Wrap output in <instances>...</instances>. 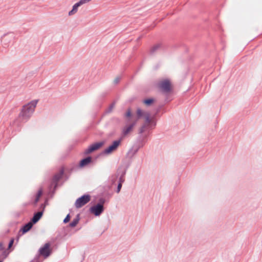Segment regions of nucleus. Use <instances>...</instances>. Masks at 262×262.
<instances>
[{"label": "nucleus", "mask_w": 262, "mask_h": 262, "mask_svg": "<svg viewBox=\"0 0 262 262\" xmlns=\"http://www.w3.org/2000/svg\"><path fill=\"white\" fill-rule=\"evenodd\" d=\"M125 116L129 118L127 120L128 124L124 127L123 130V134L125 136L132 131L133 127L139 118L143 117L145 119V124H149L151 121L149 113L147 112H144L140 108H138L137 111V116L131 115L130 110H128L126 113Z\"/></svg>", "instance_id": "obj_1"}, {"label": "nucleus", "mask_w": 262, "mask_h": 262, "mask_svg": "<svg viewBox=\"0 0 262 262\" xmlns=\"http://www.w3.org/2000/svg\"><path fill=\"white\" fill-rule=\"evenodd\" d=\"M37 102V100H34L24 105L18 115V119L21 121H27L34 113Z\"/></svg>", "instance_id": "obj_2"}, {"label": "nucleus", "mask_w": 262, "mask_h": 262, "mask_svg": "<svg viewBox=\"0 0 262 262\" xmlns=\"http://www.w3.org/2000/svg\"><path fill=\"white\" fill-rule=\"evenodd\" d=\"M52 252L51 244L50 243L45 244L38 250L40 256H43L45 258L49 257Z\"/></svg>", "instance_id": "obj_3"}, {"label": "nucleus", "mask_w": 262, "mask_h": 262, "mask_svg": "<svg viewBox=\"0 0 262 262\" xmlns=\"http://www.w3.org/2000/svg\"><path fill=\"white\" fill-rule=\"evenodd\" d=\"M158 85L161 91L166 93L170 92L172 89L171 83L168 79L161 80L158 83Z\"/></svg>", "instance_id": "obj_4"}, {"label": "nucleus", "mask_w": 262, "mask_h": 262, "mask_svg": "<svg viewBox=\"0 0 262 262\" xmlns=\"http://www.w3.org/2000/svg\"><path fill=\"white\" fill-rule=\"evenodd\" d=\"M91 200V196L88 195H83L78 198L75 203V206L77 208H79L87 204Z\"/></svg>", "instance_id": "obj_5"}, {"label": "nucleus", "mask_w": 262, "mask_h": 262, "mask_svg": "<svg viewBox=\"0 0 262 262\" xmlns=\"http://www.w3.org/2000/svg\"><path fill=\"white\" fill-rule=\"evenodd\" d=\"M120 143L119 140L115 141L113 144L111 145L108 148H106L104 152L106 154H109L116 150Z\"/></svg>", "instance_id": "obj_6"}, {"label": "nucleus", "mask_w": 262, "mask_h": 262, "mask_svg": "<svg viewBox=\"0 0 262 262\" xmlns=\"http://www.w3.org/2000/svg\"><path fill=\"white\" fill-rule=\"evenodd\" d=\"M90 210L91 212L95 215H99L103 210V207L102 204H97L96 206L92 207Z\"/></svg>", "instance_id": "obj_7"}, {"label": "nucleus", "mask_w": 262, "mask_h": 262, "mask_svg": "<svg viewBox=\"0 0 262 262\" xmlns=\"http://www.w3.org/2000/svg\"><path fill=\"white\" fill-rule=\"evenodd\" d=\"M104 144L103 142H100L95 143L92 145H91L86 150L85 152L86 154H90L95 150L98 149L100 148Z\"/></svg>", "instance_id": "obj_8"}, {"label": "nucleus", "mask_w": 262, "mask_h": 262, "mask_svg": "<svg viewBox=\"0 0 262 262\" xmlns=\"http://www.w3.org/2000/svg\"><path fill=\"white\" fill-rule=\"evenodd\" d=\"M92 161V158L90 157H87L84 159H82L79 164V166L80 167H83L88 165L90 164Z\"/></svg>", "instance_id": "obj_9"}, {"label": "nucleus", "mask_w": 262, "mask_h": 262, "mask_svg": "<svg viewBox=\"0 0 262 262\" xmlns=\"http://www.w3.org/2000/svg\"><path fill=\"white\" fill-rule=\"evenodd\" d=\"M33 224V223L32 222H30L25 225L21 229L23 234H24L29 231L32 227Z\"/></svg>", "instance_id": "obj_10"}, {"label": "nucleus", "mask_w": 262, "mask_h": 262, "mask_svg": "<svg viewBox=\"0 0 262 262\" xmlns=\"http://www.w3.org/2000/svg\"><path fill=\"white\" fill-rule=\"evenodd\" d=\"M42 215V212H38L36 214H34V216L33 217L31 222L35 224L36 222H37L39 219L41 218V217Z\"/></svg>", "instance_id": "obj_11"}, {"label": "nucleus", "mask_w": 262, "mask_h": 262, "mask_svg": "<svg viewBox=\"0 0 262 262\" xmlns=\"http://www.w3.org/2000/svg\"><path fill=\"white\" fill-rule=\"evenodd\" d=\"M80 5L77 3L74 5L72 9L69 11V15L71 16L75 14L78 11V8L80 7Z\"/></svg>", "instance_id": "obj_12"}, {"label": "nucleus", "mask_w": 262, "mask_h": 262, "mask_svg": "<svg viewBox=\"0 0 262 262\" xmlns=\"http://www.w3.org/2000/svg\"><path fill=\"white\" fill-rule=\"evenodd\" d=\"M63 173V170H60L59 173H58L57 174H56L54 176L53 180L55 182H57L60 179Z\"/></svg>", "instance_id": "obj_13"}, {"label": "nucleus", "mask_w": 262, "mask_h": 262, "mask_svg": "<svg viewBox=\"0 0 262 262\" xmlns=\"http://www.w3.org/2000/svg\"><path fill=\"white\" fill-rule=\"evenodd\" d=\"M79 222V219L77 218V219H74L70 224V227H75L78 223Z\"/></svg>", "instance_id": "obj_14"}, {"label": "nucleus", "mask_w": 262, "mask_h": 262, "mask_svg": "<svg viewBox=\"0 0 262 262\" xmlns=\"http://www.w3.org/2000/svg\"><path fill=\"white\" fill-rule=\"evenodd\" d=\"M42 192L41 190H39L38 191V192H37V193L36 194V199H35V203H37L39 201L40 196L42 195Z\"/></svg>", "instance_id": "obj_15"}, {"label": "nucleus", "mask_w": 262, "mask_h": 262, "mask_svg": "<svg viewBox=\"0 0 262 262\" xmlns=\"http://www.w3.org/2000/svg\"><path fill=\"white\" fill-rule=\"evenodd\" d=\"M153 102H154V99H148L145 100L144 101V103L145 104L148 105L151 104Z\"/></svg>", "instance_id": "obj_16"}, {"label": "nucleus", "mask_w": 262, "mask_h": 262, "mask_svg": "<svg viewBox=\"0 0 262 262\" xmlns=\"http://www.w3.org/2000/svg\"><path fill=\"white\" fill-rule=\"evenodd\" d=\"M123 180H122V178H121L120 180V183H119V184L118 185V187H117V193H119L120 191V189L122 187V183L123 182Z\"/></svg>", "instance_id": "obj_17"}, {"label": "nucleus", "mask_w": 262, "mask_h": 262, "mask_svg": "<svg viewBox=\"0 0 262 262\" xmlns=\"http://www.w3.org/2000/svg\"><path fill=\"white\" fill-rule=\"evenodd\" d=\"M70 220V215L68 214V215H67L66 218L64 219L63 222L64 223H67L69 222Z\"/></svg>", "instance_id": "obj_18"}, {"label": "nucleus", "mask_w": 262, "mask_h": 262, "mask_svg": "<svg viewBox=\"0 0 262 262\" xmlns=\"http://www.w3.org/2000/svg\"><path fill=\"white\" fill-rule=\"evenodd\" d=\"M14 239L13 238H12L10 242H9V245H8V249H10L11 248V247L12 246L13 243H14Z\"/></svg>", "instance_id": "obj_19"}, {"label": "nucleus", "mask_w": 262, "mask_h": 262, "mask_svg": "<svg viewBox=\"0 0 262 262\" xmlns=\"http://www.w3.org/2000/svg\"><path fill=\"white\" fill-rule=\"evenodd\" d=\"M159 47V45H156L155 46H154L151 50H152V52H154L157 49H158V48Z\"/></svg>", "instance_id": "obj_20"}, {"label": "nucleus", "mask_w": 262, "mask_h": 262, "mask_svg": "<svg viewBox=\"0 0 262 262\" xmlns=\"http://www.w3.org/2000/svg\"><path fill=\"white\" fill-rule=\"evenodd\" d=\"M120 81V78L119 77H117L115 79H114V82L115 83H118Z\"/></svg>", "instance_id": "obj_21"}, {"label": "nucleus", "mask_w": 262, "mask_h": 262, "mask_svg": "<svg viewBox=\"0 0 262 262\" xmlns=\"http://www.w3.org/2000/svg\"><path fill=\"white\" fill-rule=\"evenodd\" d=\"M145 125H143L140 129V133H142L144 131V127Z\"/></svg>", "instance_id": "obj_22"}, {"label": "nucleus", "mask_w": 262, "mask_h": 262, "mask_svg": "<svg viewBox=\"0 0 262 262\" xmlns=\"http://www.w3.org/2000/svg\"><path fill=\"white\" fill-rule=\"evenodd\" d=\"M4 250V248L3 247V245L2 243H0V251H3Z\"/></svg>", "instance_id": "obj_23"}, {"label": "nucleus", "mask_w": 262, "mask_h": 262, "mask_svg": "<svg viewBox=\"0 0 262 262\" xmlns=\"http://www.w3.org/2000/svg\"><path fill=\"white\" fill-rule=\"evenodd\" d=\"M0 262H2V261L0 260Z\"/></svg>", "instance_id": "obj_24"}]
</instances>
